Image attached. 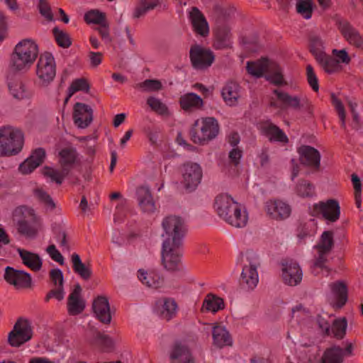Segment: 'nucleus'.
<instances>
[{
	"mask_svg": "<svg viewBox=\"0 0 363 363\" xmlns=\"http://www.w3.org/2000/svg\"><path fill=\"white\" fill-rule=\"evenodd\" d=\"M162 261L165 269H178L182 255L180 247L186 233L184 220L175 215L164 218L162 221Z\"/></svg>",
	"mask_w": 363,
	"mask_h": 363,
	"instance_id": "1",
	"label": "nucleus"
},
{
	"mask_svg": "<svg viewBox=\"0 0 363 363\" xmlns=\"http://www.w3.org/2000/svg\"><path fill=\"white\" fill-rule=\"evenodd\" d=\"M39 52L38 45L32 38L21 40L11 54V67L17 72H25L33 65Z\"/></svg>",
	"mask_w": 363,
	"mask_h": 363,
	"instance_id": "2",
	"label": "nucleus"
},
{
	"mask_svg": "<svg viewBox=\"0 0 363 363\" xmlns=\"http://www.w3.org/2000/svg\"><path fill=\"white\" fill-rule=\"evenodd\" d=\"M25 135L18 128L11 125L0 127V157L20 153L24 146Z\"/></svg>",
	"mask_w": 363,
	"mask_h": 363,
	"instance_id": "3",
	"label": "nucleus"
},
{
	"mask_svg": "<svg viewBox=\"0 0 363 363\" xmlns=\"http://www.w3.org/2000/svg\"><path fill=\"white\" fill-rule=\"evenodd\" d=\"M333 237V231H324L321 234L317 245L314 247L316 252L312 266V273L315 276L320 273L324 276H328L330 273V269L325 265V262L328 255L334 246Z\"/></svg>",
	"mask_w": 363,
	"mask_h": 363,
	"instance_id": "4",
	"label": "nucleus"
},
{
	"mask_svg": "<svg viewBox=\"0 0 363 363\" xmlns=\"http://www.w3.org/2000/svg\"><path fill=\"white\" fill-rule=\"evenodd\" d=\"M246 68L247 72L252 77L258 78L267 73L265 77L271 83L276 85H281L284 83V77L279 66L277 62L267 58L247 62Z\"/></svg>",
	"mask_w": 363,
	"mask_h": 363,
	"instance_id": "5",
	"label": "nucleus"
},
{
	"mask_svg": "<svg viewBox=\"0 0 363 363\" xmlns=\"http://www.w3.org/2000/svg\"><path fill=\"white\" fill-rule=\"evenodd\" d=\"M220 131V125L213 117H201L195 121L191 130L193 142L199 145H204L215 139Z\"/></svg>",
	"mask_w": 363,
	"mask_h": 363,
	"instance_id": "6",
	"label": "nucleus"
},
{
	"mask_svg": "<svg viewBox=\"0 0 363 363\" xmlns=\"http://www.w3.org/2000/svg\"><path fill=\"white\" fill-rule=\"evenodd\" d=\"M59 157L62 169L60 170L51 167H45L43 169V174L52 182L60 184L67 175L69 169L77 163V154L74 148L67 147L59 152Z\"/></svg>",
	"mask_w": 363,
	"mask_h": 363,
	"instance_id": "7",
	"label": "nucleus"
},
{
	"mask_svg": "<svg viewBox=\"0 0 363 363\" xmlns=\"http://www.w3.org/2000/svg\"><path fill=\"white\" fill-rule=\"evenodd\" d=\"M12 216L18 231L27 235L34 234L41 225L40 218L32 208L28 206H21L16 208Z\"/></svg>",
	"mask_w": 363,
	"mask_h": 363,
	"instance_id": "8",
	"label": "nucleus"
},
{
	"mask_svg": "<svg viewBox=\"0 0 363 363\" xmlns=\"http://www.w3.org/2000/svg\"><path fill=\"white\" fill-rule=\"evenodd\" d=\"M311 216L323 218L327 224L337 222L341 214L340 205L336 199H328L315 203L309 207Z\"/></svg>",
	"mask_w": 363,
	"mask_h": 363,
	"instance_id": "9",
	"label": "nucleus"
},
{
	"mask_svg": "<svg viewBox=\"0 0 363 363\" xmlns=\"http://www.w3.org/2000/svg\"><path fill=\"white\" fill-rule=\"evenodd\" d=\"M311 47L317 62L325 72L333 74L341 69V65L333 57L328 56L323 52L324 43L320 38H313Z\"/></svg>",
	"mask_w": 363,
	"mask_h": 363,
	"instance_id": "10",
	"label": "nucleus"
},
{
	"mask_svg": "<svg viewBox=\"0 0 363 363\" xmlns=\"http://www.w3.org/2000/svg\"><path fill=\"white\" fill-rule=\"evenodd\" d=\"M33 335L31 323L26 319H19L8 335V342L11 347H18L30 340Z\"/></svg>",
	"mask_w": 363,
	"mask_h": 363,
	"instance_id": "11",
	"label": "nucleus"
},
{
	"mask_svg": "<svg viewBox=\"0 0 363 363\" xmlns=\"http://www.w3.org/2000/svg\"><path fill=\"white\" fill-rule=\"evenodd\" d=\"M247 263L243 266L241 273V283L249 290H253L259 282L257 269L260 262L257 256L253 254L247 255Z\"/></svg>",
	"mask_w": 363,
	"mask_h": 363,
	"instance_id": "12",
	"label": "nucleus"
},
{
	"mask_svg": "<svg viewBox=\"0 0 363 363\" xmlns=\"http://www.w3.org/2000/svg\"><path fill=\"white\" fill-rule=\"evenodd\" d=\"M36 74L43 85H48L55 78L56 65L54 57L48 52L43 54L36 65Z\"/></svg>",
	"mask_w": 363,
	"mask_h": 363,
	"instance_id": "13",
	"label": "nucleus"
},
{
	"mask_svg": "<svg viewBox=\"0 0 363 363\" xmlns=\"http://www.w3.org/2000/svg\"><path fill=\"white\" fill-rule=\"evenodd\" d=\"M214 34L217 48H227L231 45L230 23L224 16H220L215 19Z\"/></svg>",
	"mask_w": 363,
	"mask_h": 363,
	"instance_id": "14",
	"label": "nucleus"
},
{
	"mask_svg": "<svg viewBox=\"0 0 363 363\" xmlns=\"http://www.w3.org/2000/svg\"><path fill=\"white\" fill-rule=\"evenodd\" d=\"M264 210L270 218L276 220L286 219L291 213V206L281 199L267 201L264 205Z\"/></svg>",
	"mask_w": 363,
	"mask_h": 363,
	"instance_id": "15",
	"label": "nucleus"
},
{
	"mask_svg": "<svg viewBox=\"0 0 363 363\" xmlns=\"http://www.w3.org/2000/svg\"><path fill=\"white\" fill-rule=\"evenodd\" d=\"M182 183L186 189H194L201 182L202 169L198 163L187 162L182 169Z\"/></svg>",
	"mask_w": 363,
	"mask_h": 363,
	"instance_id": "16",
	"label": "nucleus"
},
{
	"mask_svg": "<svg viewBox=\"0 0 363 363\" xmlns=\"http://www.w3.org/2000/svg\"><path fill=\"white\" fill-rule=\"evenodd\" d=\"M190 57L193 66L199 69L211 66L215 59L213 52L210 50L197 45L191 48Z\"/></svg>",
	"mask_w": 363,
	"mask_h": 363,
	"instance_id": "17",
	"label": "nucleus"
},
{
	"mask_svg": "<svg viewBox=\"0 0 363 363\" xmlns=\"http://www.w3.org/2000/svg\"><path fill=\"white\" fill-rule=\"evenodd\" d=\"M281 276L284 283L289 286H297L303 279V272L296 262H284L281 264Z\"/></svg>",
	"mask_w": 363,
	"mask_h": 363,
	"instance_id": "18",
	"label": "nucleus"
},
{
	"mask_svg": "<svg viewBox=\"0 0 363 363\" xmlns=\"http://www.w3.org/2000/svg\"><path fill=\"white\" fill-rule=\"evenodd\" d=\"M4 279L7 283L15 288L25 289L31 286V277L30 274L22 270H16L11 267L5 269Z\"/></svg>",
	"mask_w": 363,
	"mask_h": 363,
	"instance_id": "19",
	"label": "nucleus"
},
{
	"mask_svg": "<svg viewBox=\"0 0 363 363\" xmlns=\"http://www.w3.org/2000/svg\"><path fill=\"white\" fill-rule=\"evenodd\" d=\"M92 310L95 317L104 324H108L111 321V313L108 300L106 297L99 296L96 297L92 303Z\"/></svg>",
	"mask_w": 363,
	"mask_h": 363,
	"instance_id": "20",
	"label": "nucleus"
},
{
	"mask_svg": "<svg viewBox=\"0 0 363 363\" xmlns=\"http://www.w3.org/2000/svg\"><path fill=\"white\" fill-rule=\"evenodd\" d=\"M274 94L278 100L290 107L299 108L301 106H306L310 113L313 111V105L302 94L290 95L277 90H275Z\"/></svg>",
	"mask_w": 363,
	"mask_h": 363,
	"instance_id": "21",
	"label": "nucleus"
},
{
	"mask_svg": "<svg viewBox=\"0 0 363 363\" xmlns=\"http://www.w3.org/2000/svg\"><path fill=\"white\" fill-rule=\"evenodd\" d=\"M189 19L194 30L199 35L206 37L209 33L208 23L201 11L193 7L188 11Z\"/></svg>",
	"mask_w": 363,
	"mask_h": 363,
	"instance_id": "22",
	"label": "nucleus"
},
{
	"mask_svg": "<svg viewBox=\"0 0 363 363\" xmlns=\"http://www.w3.org/2000/svg\"><path fill=\"white\" fill-rule=\"evenodd\" d=\"M73 119L79 128H85L91 123L93 111L90 106L82 103H77L74 107Z\"/></svg>",
	"mask_w": 363,
	"mask_h": 363,
	"instance_id": "23",
	"label": "nucleus"
},
{
	"mask_svg": "<svg viewBox=\"0 0 363 363\" xmlns=\"http://www.w3.org/2000/svg\"><path fill=\"white\" fill-rule=\"evenodd\" d=\"M330 293L328 296V301L334 308H340L344 306L347 300V290L346 285L338 281L330 285Z\"/></svg>",
	"mask_w": 363,
	"mask_h": 363,
	"instance_id": "24",
	"label": "nucleus"
},
{
	"mask_svg": "<svg viewBox=\"0 0 363 363\" xmlns=\"http://www.w3.org/2000/svg\"><path fill=\"white\" fill-rule=\"evenodd\" d=\"M46 156L45 150L42 147L34 150L28 157L19 166V171L24 174L31 173L44 161Z\"/></svg>",
	"mask_w": 363,
	"mask_h": 363,
	"instance_id": "25",
	"label": "nucleus"
},
{
	"mask_svg": "<svg viewBox=\"0 0 363 363\" xmlns=\"http://www.w3.org/2000/svg\"><path fill=\"white\" fill-rule=\"evenodd\" d=\"M238 202L230 195L223 194L217 196L213 203V208L218 216L223 220L227 218L230 210L235 211Z\"/></svg>",
	"mask_w": 363,
	"mask_h": 363,
	"instance_id": "26",
	"label": "nucleus"
},
{
	"mask_svg": "<svg viewBox=\"0 0 363 363\" xmlns=\"http://www.w3.org/2000/svg\"><path fill=\"white\" fill-rule=\"evenodd\" d=\"M301 162L310 167L318 169L320 163L319 152L308 145H302L298 149Z\"/></svg>",
	"mask_w": 363,
	"mask_h": 363,
	"instance_id": "27",
	"label": "nucleus"
},
{
	"mask_svg": "<svg viewBox=\"0 0 363 363\" xmlns=\"http://www.w3.org/2000/svg\"><path fill=\"white\" fill-rule=\"evenodd\" d=\"M258 128L270 141L286 143L289 140L286 134L277 125L269 121L262 122L259 124Z\"/></svg>",
	"mask_w": 363,
	"mask_h": 363,
	"instance_id": "28",
	"label": "nucleus"
},
{
	"mask_svg": "<svg viewBox=\"0 0 363 363\" xmlns=\"http://www.w3.org/2000/svg\"><path fill=\"white\" fill-rule=\"evenodd\" d=\"M50 277L54 289L47 295V299L55 298L61 301L65 297V291L63 289L64 277L62 272L59 269H52L50 272Z\"/></svg>",
	"mask_w": 363,
	"mask_h": 363,
	"instance_id": "29",
	"label": "nucleus"
},
{
	"mask_svg": "<svg viewBox=\"0 0 363 363\" xmlns=\"http://www.w3.org/2000/svg\"><path fill=\"white\" fill-rule=\"evenodd\" d=\"M177 308L174 299L165 298L156 302L155 311L162 319L169 320L176 315Z\"/></svg>",
	"mask_w": 363,
	"mask_h": 363,
	"instance_id": "30",
	"label": "nucleus"
},
{
	"mask_svg": "<svg viewBox=\"0 0 363 363\" xmlns=\"http://www.w3.org/2000/svg\"><path fill=\"white\" fill-rule=\"evenodd\" d=\"M81 292L80 285L77 284L68 297L67 311L69 314L72 315L81 313L85 308V301L81 297Z\"/></svg>",
	"mask_w": 363,
	"mask_h": 363,
	"instance_id": "31",
	"label": "nucleus"
},
{
	"mask_svg": "<svg viewBox=\"0 0 363 363\" xmlns=\"http://www.w3.org/2000/svg\"><path fill=\"white\" fill-rule=\"evenodd\" d=\"M224 220L233 227L243 228L247 223L248 213L246 209L238 203L235 207V211L230 210Z\"/></svg>",
	"mask_w": 363,
	"mask_h": 363,
	"instance_id": "32",
	"label": "nucleus"
},
{
	"mask_svg": "<svg viewBox=\"0 0 363 363\" xmlns=\"http://www.w3.org/2000/svg\"><path fill=\"white\" fill-rule=\"evenodd\" d=\"M224 220L233 227L243 228L247 223L248 213L246 209L238 203L235 207V211L230 210Z\"/></svg>",
	"mask_w": 363,
	"mask_h": 363,
	"instance_id": "33",
	"label": "nucleus"
},
{
	"mask_svg": "<svg viewBox=\"0 0 363 363\" xmlns=\"http://www.w3.org/2000/svg\"><path fill=\"white\" fill-rule=\"evenodd\" d=\"M224 220L233 227L243 228L247 223L248 213L246 209L238 203L235 207V211L230 210Z\"/></svg>",
	"mask_w": 363,
	"mask_h": 363,
	"instance_id": "34",
	"label": "nucleus"
},
{
	"mask_svg": "<svg viewBox=\"0 0 363 363\" xmlns=\"http://www.w3.org/2000/svg\"><path fill=\"white\" fill-rule=\"evenodd\" d=\"M169 358L171 363H196L189 347L181 343L173 347Z\"/></svg>",
	"mask_w": 363,
	"mask_h": 363,
	"instance_id": "35",
	"label": "nucleus"
},
{
	"mask_svg": "<svg viewBox=\"0 0 363 363\" xmlns=\"http://www.w3.org/2000/svg\"><path fill=\"white\" fill-rule=\"evenodd\" d=\"M221 96L227 106H235L241 97L240 87L235 82H229L223 87Z\"/></svg>",
	"mask_w": 363,
	"mask_h": 363,
	"instance_id": "36",
	"label": "nucleus"
},
{
	"mask_svg": "<svg viewBox=\"0 0 363 363\" xmlns=\"http://www.w3.org/2000/svg\"><path fill=\"white\" fill-rule=\"evenodd\" d=\"M137 199L140 209L144 213H150L155 211V203L148 188L145 186L138 188L137 190Z\"/></svg>",
	"mask_w": 363,
	"mask_h": 363,
	"instance_id": "37",
	"label": "nucleus"
},
{
	"mask_svg": "<svg viewBox=\"0 0 363 363\" xmlns=\"http://www.w3.org/2000/svg\"><path fill=\"white\" fill-rule=\"evenodd\" d=\"M212 336L213 345L217 347L222 348L233 344L231 336L223 325H214L212 328Z\"/></svg>",
	"mask_w": 363,
	"mask_h": 363,
	"instance_id": "38",
	"label": "nucleus"
},
{
	"mask_svg": "<svg viewBox=\"0 0 363 363\" xmlns=\"http://www.w3.org/2000/svg\"><path fill=\"white\" fill-rule=\"evenodd\" d=\"M17 252L24 265L35 272L41 269L43 260L39 255L21 248H18Z\"/></svg>",
	"mask_w": 363,
	"mask_h": 363,
	"instance_id": "39",
	"label": "nucleus"
},
{
	"mask_svg": "<svg viewBox=\"0 0 363 363\" xmlns=\"http://www.w3.org/2000/svg\"><path fill=\"white\" fill-rule=\"evenodd\" d=\"M340 30L350 44L358 48H363V38L358 31L352 27L348 23H340Z\"/></svg>",
	"mask_w": 363,
	"mask_h": 363,
	"instance_id": "40",
	"label": "nucleus"
},
{
	"mask_svg": "<svg viewBox=\"0 0 363 363\" xmlns=\"http://www.w3.org/2000/svg\"><path fill=\"white\" fill-rule=\"evenodd\" d=\"M182 108L186 111H191L203 106L202 99L194 93H187L180 97Z\"/></svg>",
	"mask_w": 363,
	"mask_h": 363,
	"instance_id": "41",
	"label": "nucleus"
},
{
	"mask_svg": "<svg viewBox=\"0 0 363 363\" xmlns=\"http://www.w3.org/2000/svg\"><path fill=\"white\" fill-rule=\"evenodd\" d=\"M225 308V303L223 298L213 294H208L206 296L201 310L202 311L216 313Z\"/></svg>",
	"mask_w": 363,
	"mask_h": 363,
	"instance_id": "42",
	"label": "nucleus"
},
{
	"mask_svg": "<svg viewBox=\"0 0 363 363\" xmlns=\"http://www.w3.org/2000/svg\"><path fill=\"white\" fill-rule=\"evenodd\" d=\"M138 277L142 284L149 288H158L160 286V277L154 272H147L144 269H139Z\"/></svg>",
	"mask_w": 363,
	"mask_h": 363,
	"instance_id": "43",
	"label": "nucleus"
},
{
	"mask_svg": "<svg viewBox=\"0 0 363 363\" xmlns=\"http://www.w3.org/2000/svg\"><path fill=\"white\" fill-rule=\"evenodd\" d=\"M9 89L11 95L19 100L28 99L32 96V93L20 82H9Z\"/></svg>",
	"mask_w": 363,
	"mask_h": 363,
	"instance_id": "44",
	"label": "nucleus"
},
{
	"mask_svg": "<svg viewBox=\"0 0 363 363\" xmlns=\"http://www.w3.org/2000/svg\"><path fill=\"white\" fill-rule=\"evenodd\" d=\"M343 360V350L334 347L327 350L323 357V363H342Z\"/></svg>",
	"mask_w": 363,
	"mask_h": 363,
	"instance_id": "45",
	"label": "nucleus"
},
{
	"mask_svg": "<svg viewBox=\"0 0 363 363\" xmlns=\"http://www.w3.org/2000/svg\"><path fill=\"white\" fill-rule=\"evenodd\" d=\"M147 104L152 111L161 116H169V110L167 105L161 99L155 96L147 99Z\"/></svg>",
	"mask_w": 363,
	"mask_h": 363,
	"instance_id": "46",
	"label": "nucleus"
},
{
	"mask_svg": "<svg viewBox=\"0 0 363 363\" xmlns=\"http://www.w3.org/2000/svg\"><path fill=\"white\" fill-rule=\"evenodd\" d=\"M72 262L74 272L82 278L88 279L91 277V272L90 269L82 262L77 254H73L72 255Z\"/></svg>",
	"mask_w": 363,
	"mask_h": 363,
	"instance_id": "47",
	"label": "nucleus"
},
{
	"mask_svg": "<svg viewBox=\"0 0 363 363\" xmlns=\"http://www.w3.org/2000/svg\"><path fill=\"white\" fill-rule=\"evenodd\" d=\"M296 8L297 13L303 18L306 20L311 18L313 11L312 0H298Z\"/></svg>",
	"mask_w": 363,
	"mask_h": 363,
	"instance_id": "48",
	"label": "nucleus"
},
{
	"mask_svg": "<svg viewBox=\"0 0 363 363\" xmlns=\"http://www.w3.org/2000/svg\"><path fill=\"white\" fill-rule=\"evenodd\" d=\"M89 89L87 82L82 78L74 80L69 86L67 91V96L65 99V104H67L73 94L79 91H87Z\"/></svg>",
	"mask_w": 363,
	"mask_h": 363,
	"instance_id": "49",
	"label": "nucleus"
},
{
	"mask_svg": "<svg viewBox=\"0 0 363 363\" xmlns=\"http://www.w3.org/2000/svg\"><path fill=\"white\" fill-rule=\"evenodd\" d=\"M295 192L297 196L302 198L311 197L314 195L315 189L311 183L302 180L296 184Z\"/></svg>",
	"mask_w": 363,
	"mask_h": 363,
	"instance_id": "50",
	"label": "nucleus"
},
{
	"mask_svg": "<svg viewBox=\"0 0 363 363\" xmlns=\"http://www.w3.org/2000/svg\"><path fill=\"white\" fill-rule=\"evenodd\" d=\"M347 322L345 318H340L333 321L332 333L337 338H342L345 335Z\"/></svg>",
	"mask_w": 363,
	"mask_h": 363,
	"instance_id": "51",
	"label": "nucleus"
},
{
	"mask_svg": "<svg viewBox=\"0 0 363 363\" xmlns=\"http://www.w3.org/2000/svg\"><path fill=\"white\" fill-rule=\"evenodd\" d=\"M84 20L87 23L101 24L105 22V14L99 10H91L84 15Z\"/></svg>",
	"mask_w": 363,
	"mask_h": 363,
	"instance_id": "52",
	"label": "nucleus"
},
{
	"mask_svg": "<svg viewBox=\"0 0 363 363\" xmlns=\"http://www.w3.org/2000/svg\"><path fill=\"white\" fill-rule=\"evenodd\" d=\"M332 103L338 113L342 128H346V113L342 101L334 94L331 95Z\"/></svg>",
	"mask_w": 363,
	"mask_h": 363,
	"instance_id": "53",
	"label": "nucleus"
},
{
	"mask_svg": "<svg viewBox=\"0 0 363 363\" xmlns=\"http://www.w3.org/2000/svg\"><path fill=\"white\" fill-rule=\"evenodd\" d=\"M34 194L48 208L53 209L55 204L52 198L43 189L38 188L34 191Z\"/></svg>",
	"mask_w": 363,
	"mask_h": 363,
	"instance_id": "54",
	"label": "nucleus"
},
{
	"mask_svg": "<svg viewBox=\"0 0 363 363\" xmlns=\"http://www.w3.org/2000/svg\"><path fill=\"white\" fill-rule=\"evenodd\" d=\"M53 33L57 44L62 48H68L71 45L69 35L57 28L53 29Z\"/></svg>",
	"mask_w": 363,
	"mask_h": 363,
	"instance_id": "55",
	"label": "nucleus"
},
{
	"mask_svg": "<svg viewBox=\"0 0 363 363\" xmlns=\"http://www.w3.org/2000/svg\"><path fill=\"white\" fill-rule=\"evenodd\" d=\"M38 9L40 13L49 22L55 21L50 6L45 0H39Z\"/></svg>",
	"mask_w": 363,
	"mask_h": 363,
	"instance_id": "56",
	"label": "nucleus"
},
{
	"mask_svg": "<svg viewBox=\"0 0 363 363\" xmlns=\"http://www.w3.org/2000/svg\"><path fill=\"white\" fill-rule=\"evenodd\" d=\"M306 77L307 80L311 87L315 91H318L319 89L318 80L317 76L311 65L306 67Z\"/></svg>",
	"mask_w": 363,
	"mask_h": 363,
	"instance_id": "57",
	"label": "nucleus"
},
{
	"mask_svg": "<svg viewBox=\"0 0 363 363\" xmlns=\"http://www.w3.org/2000/svg\"><path fill=\"white\" fill-rule=\"evenodd\" d=\"M141 89L144 91H156L162 88L161 82L158 80L147 79L140 85Z\"/></svg>",
	"mask_w": 363,
	"mask_h": 363,
	"instance_id": "58",
	"label": "nucleus"
},
{
	"mask_svg": "<svg viewBox=\"0 0 363 363\" xmlns=\"http://www.w3.org/2000/svg\"><path fill=\"white\" fill-rule=\"evenodd\" d=\"M335 60L340 65L341 63L348 64L350 62V57L345 50L334 49L332 52Z\"/></svg>",
	"mask_w": 363,
	"mask_h": 363,
	"instance_id": "59",
	"label": "nucleus"
},
{
	"mask_svg": "<svg viewBox=\"0 0 363 363\" xmlns=\"http://www.w3.org/2000/svg\"><path fill=\"white\" fill-rule=\"evenodd\" d=\"M48 254L55 262H59L60 264H64V259L60 252L57 250L56 247L53 245H50L46 249Z\"/></svg>",
	"mask_w": 363,
	"mask_h": 363,
	"instance_id": "60",
	"label": "nucleus"
},
{
	"mask_svg": "<svg viewBox=\"0 0 363 363\" xmlns=\"http://www.w3.org/2000/svg\"><path fill=\"white\" fill-rule=\"evenodd\" d=\"M228 157H229L230 161L235 166H237L240 164V160L242 157V150L239 147H233L229 152Z\"/></svg>",
	"mask_w": 363,
	"mask_h": 363,
	"instance_id": "61",
	"label": "nucleus"
},
{
	"mask_svg": "<svg viewBox=\"0 0 363 363\" xmlns=\"http://www.w3.org/2000/svg\"><path fill=\"white\" fill-rule=\"evenodd\" d=\"M8 35L7 18L0 13V40H4Z\"/></svg>",
	"mask_w": 363,
	"mask_h": 363,
	"instance_id": "62",
	"label": "nucleus"
},
{
	"mask_svg": "<svg viewBox=\"0 0 363 363\" xmlns=\"http://www.w3.org/2000/svg\"><path fill=\"white\" fill-rule=\"evenodd\" d=\"M98 31L100 33L102 39L105 42L111 41L108 26L106 21L99 25V27L98 28Z\"/></svg>",
	"mask_w": 363,
	"mask_h": 363,
	"instance_id": "63",
	"label": "nucleus"
},
{
	"mask_svg": "<svg viewBox=\"0 0 363 363\" xmlns=\"http://www.w3.org/2000/svg\"><path fill=\"white\" fill-rule=\"evenodd\" d=\"M147 11H148L147 9H145V7L141 3H140L133 10L131 16L134 19H138L144 16Z\"/></svg>",
	"mask_w": 363,
	"mask_h": 363,
	"instance_id": "64",
	"label": "nucleus"
}]
</instances>
